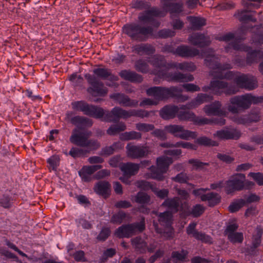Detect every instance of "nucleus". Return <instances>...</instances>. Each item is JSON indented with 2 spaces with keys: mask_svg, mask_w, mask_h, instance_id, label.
<instances>
[{
  "mask_svg": "<svg viewBox=\"0 0 263 263\" xmlns=\"http://www.w3.org/2000/svg\"><path fill=\"white\" fill-rule=\"evenodd\" d=\"M196 223H191L186 228L187 234L191 235L193 237L203 242L212 243L211 237L205 233L198 232L196 230Z\"/></svg>",
  "mask_w": 263,
  "mask_h": 263,
  "instance_id": "20",
  "label": "nucleus"
},
{
  "mask_svg": "<svg viewBox=\"0 0 263 263\" xmlns=\"http://www.w3.org/2000/svg\"><path fill=\"white\" fill-rule=\"evenodd\" d=\"M75 129L70 138V141L78 146L72 147L69 154L73 158L84 157L91 151L96 150L100 147V144L96 140L89 139L91 136L90 132L76 133Z\"/></svg>",
  "mask_w": 263,
  "mask_h": 263,
  "instance_id": "1",
  "label": "nucleus"
},
{
  "mask_svg": "<svg viewBox=\"0 0 263 263\" xmlns=\"http://www.w3.org/2000/svg\"><path fill=\"white\" fill-rule=\"evenodd\" d=\"M179 108L175 105H166L160 111V116L165 120L173 119L178 112Z\"/></svg>",
  "mask_w": 263,
  "mask_h": 263,
  "instance_id": "31",
  "label": "nucleus"
},
{
  "mask_svg": "<svg viewBox=\"0 0 263 263\" xmlns=\"http://www.w3.org/2000/svg\"><path fill=\"white\" fill-rule=\"evenodd\" d=\"M136 128L139 131L146 133L154 130L155 126L154 125L151 124L138 123L136 124Z\"/></svg>",
  "mask_w": 263,
  "mask_h": 263,
  "instance_id": "60",
  "label": "nucleus"
},
{
  "mask_svg": "<svg viewBox=\"0 0 263 263\" xmlns=\"http://www.w3.org/2000/svg\"><path fill=\"white\" fill-rule=\"evenodd\" d=\"M176 67L181 70H185L190 71H193L196 69V66L192 63L183 62L179 63Z\"/></svg>",
  "mask_w": 263,
  "mask_h": 263,
  "instance_id": "61",
  "label": "nucleus"
},
{
  "mask_svg": "<svg viewBox=\"0 0 263 263\" xmlns=\"http://www.w3.org/2000/svg\"><path fill=\"white\" fill-rule=\"evenodd\" d=\"M131 243L136 252L140 253L145 252L147 243L141 237L138 236L132 239Z\"/></svg>",
  "mask_w": 263,
  "mask_h": 263,
  "instance_id": "38",
  "label": "nucleus"
},
{
  "mask_svg": "<svg viewBox=\"0 0 263 263\" xmlns=\"http://www.w3.org/2000/svg\"><path fill=\"white\" fill-rule=\"evenodd\" d=\"M172 158L168 157H160L157 159V167L162 170V172H166L170 164L173 163Z\"/></svg>",
  "mask_w": 263,
  "mask_h": 263,
  "instance_id": "42",
  "label": "nucleus"
},
{
  "mask_svg": "<svg viewBox=\"0 0 263 263\" xmlns=\"http://www.w3.org/2000/svg\"><path fill=\"white\" fill-rule=\"evenodd\" d=\"M170 88L154 86L146 89V92L148 96L154 97L159 100H163L169 98Z\"/></svg>",
  "mask_w": 263,
  "mask_h": 263,
  "instance_id": "19",
  "label": "nucleus"
},
{
  "mask_svg": "<svg viewBox=\"0 0 263 263\" xmlns=\"http://www.w3.org/2000/svg\"><path fill=\"white\" fill-rule=\"evenodd\" d=\"M111 112L112 110L110 111L104 110L102 108L89 105L87 103L84 111V114L87 116L101 119L102 121L105 122L114 123V121H111L112 118H114Z\"/></svg>",
  "mask_w": 263,
  "mask_h": 263,
  "instance_id": "10",
  "label": "nucleus"
},
{
  "mask_svg": "<svg viewBox=\"0 0 263 263\" xmlns=\"http://www.w3.org/2000/svg\"><path fill=\"white\" fill-rule=\"evenodd\" d=\"M222 104L219 101H215L213 103L204 106L203 110L209 116H223L226 114L222 108Z\"/></svg>",
  "mask_w": 263,
  "mask_h": 263,
  "instance_id": "23",
  "label": "nucleus"
},
{
  "mask_svg": "<svg viewBox=\"0 0 263 263\" xmlns=\"http://www.w3.org/2000/svg\"><path fill=\"white\" fill-rule=\"evenodd\" d=\"M142 138V134L136 131L125 132L120 136V139L122 141H129L133 140H140Z\"/></svg>",
  "mask_w": 263,
  "mask_h": 263,
  "instance_id": "45",
  "label": "nucleus"
},
{
  "mask_svg": "<svg viewBox=\"0 0 263 263\" xmlns=\"http://www.w3.org/2000/svg\"><path fill=\"white\" fill-rule=\"evenodd\" d=\"M135 68L136 70L142 73H146L148 71V65L143 60H139L136 61Z\"/></svg>",
  "mask_w": 263,
  "mask_h": 263,
  "instance_id": "52",
  "label": "nucleus"
},
{
  "mask_svg": "<svg viewBox=\"0 0 263 263\" xmlns=\"http://www.w3.org/2000/svg\"><path fill=\"white\" fill-rule=\"evenodd\" d=\"M149 170L151 173L147 174L148 178H153L158 181H162L164 179V177L163 174L165 172H162V170H160L159 168L154 166H151Z\"/></svg>",
  "mask_w": 263,
  "mask_h": 263,
  "instance_id": "47",
  "label": "nucleus"
},
{
  "mask_svg": "<svg viewBox=\"0 0 263 263\" xmlns=\"http://www.w3.org/2000/svg\"><path fill=\"white\" fill-rule=\"evenodd\" d=\"M164 129L174 137L183 140H189V138L195 139L197 137L196 132L185 129L183 126L180 125H169L165 126Z\"/></svg>",
  "mask_w": 263,
  "mask_h": 263,
  "instance_id": "12",
  "label": "nucleus"
},
{
  "mask_svg": "<svg viewBox=\"0 0 263 263\" xmlns=\"http://www.w3.org/2000/svg\"><path fill=\"white\" fill-rule=\"evenodd\" d=\"M245 204L246 201L245 199H240L237 202H234L230 204L229 206V210L231 213L236 212Z\"/></svg>",
  "mask_w": 263,
  "mask_h": 263,
  "instance_id": "57",
  "label": "nucleus"
},
{
  "mask_svg": "<svg viewBox=\"0 0 263 263\" xmlns=\"http://www.w3.org/2000/svg\"><path fill=\"white\" fill-rule=\"evenodd\" d=\"M231 48H233L235 50L246 51H248L250 49V47L246 46L243 44H239L236 42H232L231 44L225 47V50L227 52H228L230 51Z\"/></svg>",
  "mask_w": 263,
  "mask_h": 263,
  "instance_id": "54",
  "label": "nucleus"
},
{
  "mask_svg": "<svg viewBox=\"0 0 263 263\" xmlns=\"http://www.w3.org/2000/svg\"><path fill=\"white\" fill-rule=\"evenodd\" d=\"M60 161V157L58 155H54L49 158L47 162L49 164L52 170L56 171L57 166L59 165Z\"/></svg>",
  "mask_w": 263,
  "mask_h": 263,
  "instance_id": "64",
  "label": "nucleus"
},
{
  "mask_svg": "<svg viewBox=\"0 0 263 263\" xmlns=\"http://www.w3.org/2000/svg\"><path fill=\"white\" fill-rule=\"evenodd\" d=\"M126 148L127 156L131 159L145 158L152 153L150 147L146 144L136 145L129 143Z\"/></svg>",
  "mask_w": 263,
  "mask_h": 263,
  "instance_id": "11",
  "label": "nucleus"
},
{
  "mask_svg": "<svg viewBox=\"0 0 263 263\" xmlns=\"http://www.w3.org/2000/svg\"><path fill=\"white\" fill-rule=\"evenodd\" d=\"M109 97L110 99L123 106L136 107L138 105V101L137 100L131 99L124 93H115L110 95Z\"/></svg>",
  "mask_w": 263,
  "mask_h": 263,
  "instance_id": "17",
  "label": "nucleus"
},
{
  "mask_svg": "<svg viewBox=\"0 0 263 263\" xmlns=\"http://www.w3.org/2000/svg\"><path fill=\"white\" fill-rule=\"evenodd\" d=\"M73 115L72 112L68 113L67 117L70 122L77 125L78 127L81 126H91L92 124L91 120L87 118L77 116L72 118H70Z\"/></svg>",
  "mask_w": 263,
  "mask_h": 263,
  "instance_id": "26",
  "label": "nucleus"
},
{
  "mask_svg": "<svg viewBox=\"0 0 263 263\" xmlns=\"http://www.w3.org/2000/svg\"><path fill=\"white\" fill-rule=\"evenodd\" d=\"M204 210V206L200 204H196L193 206L189 213L194 217H198L203 213Z\"/></svg>",
  "mask_w": 263,
  "mask_h": 263,
  "instance_id": "58",
  "label": "nucleus"
},
{
  "mask_svg": "<svg viewBox=\"0 0 263 263\" xmlns=\"http://www.w3.org/2000/svg\"><path fill=\"white\" fill-rule=\"evenodd\" d=\"M93 73L102 79L117 80V77L112 75L110 71L107 69L97 68L93 70Z\"/></svg>",
  "mask_w": 263,
  "mask_h": 263,
  "instance_id": "43",
  "label": "nucleus"
},
{
  "mask_svg": "<svg viewBox=\"0 0 263 263\" xmlns=\"http://www.w3.org/2000/svg\"><path fill=\"white\" fill-rule=\"evenodd\" d=\"M151 201V197L147 194L139 192L135 196V201L138 203H148Z\"/></svg>",
  "mask_w": 263,
  "mask_h": 263,
  "instance_id": "53",
  "label": "nucleus"
},
{
  "mask_svg": "<svg viewBox=\"0 0 263 263\" xmlns=\"http://www.w3.org/2000/svg\"><path fill=\"white\" fill-rule=\"evenodd\" d=\"M154 226L155 230L157 233L160 235L161 238H163L165 239H171L174 237V232L173 228L171 226L165 227V228L163 230L159 228L157 223H154Z\"/></svg>",
  "mask_w": 263,
  "mask_h": 263,
  "instance_id": "35",
  "label": "nucleus"
},
{
  "mask_svg": "<svg viewBox=\"0 0 263 263\" xmlns=\"http://www.w3.org/2000/svg\"><path fill=\"white\" fill-rule=\"evenodd\" d=\"M149 62L156 68H164L166 66V62L162 55H154L150 59Z\"/></svg>",
  "mask_w": 263,
  "mask_h": 263,
  "instance_id": "44",
  "label": "nucleus"
},
{
  "mask_svg": "<svg viewBox=\"0 0 263 263\" xmlns=\"http://www.w3.org/2000/svg\"><path fill=\"white\" fill-rule=\"evenodd\" d=\"M209 63L211 66H206L212 70L210 72V74L213 76L214 78L220 79H229L230 72H224V70L230 68L229 64H226L221 65L218 62V58L217 57L214 58H209Z\"/></svg>",
  "mask_w": 263,
  "mask_h": 263,
  "instance_id": "8",
  "label": "nucleus"
},
{
  "mask_svg": "<svg viewBox=\"0 0 263 263\" xmlns=\"http://www.w3.org/2000/svg\"><path fill=\"white\" fill-rule=\"evenodd\" d=\"M235 37V35L232 32H228L218 36L215 37L216 40L229 42L233 40Z\"/></svg>",
  "mask_w": 263,
  "mask_h": 263,
  "instance_id": "62",
  "label": "nucleus"
},
{
  "mask_svg": "<svg viewBox=\"0 0 263 263\" xmlns=\"http://www.w3.org/2000/svg\"><path fill=\"white\" fill-rule=\"evenodd\" d=\"M260 51L259 50H253L247 54L246 62H245L243 60L236 59L235 60L236 63L238 66H251L252 64L257 62V60L260 55Z\"/></svg>",
  "mask_w": 263,
  "mask_h": 263,
  "instance_id": "25",
  "label": "nucleus"
},
{
  "mask_svg": "<svg viewBox=\"0 0 263 263\" xmlns=\"http://www.w3.org/2000/svg\"><path fill=\"white\" fill-rule=\"evenodd\" d=\"M213 99V96L211 95L204 93H199L195 99L193 101V102L194 103V104L196 107L197 106L201 104L212 100Z\"/></svg>",
  "mask_w": 263,
  "mask_h": 263,
  "instance_id": "51",
  "label": "nucleus"
},
{
  "mask_svg": "<svg viewBox=\"0 0 263 263\" xmlns=\"http://www.w3.org/2000/svg\"><path fill=\"white\" fill-rule=\"evenodd\" d=\"M133 51L140 55H149L155 52V48L148 44H140L133 47Z\"/></svg>",
  "mask_w": 263,
  "mask_h": 263,
  "instance_id": "34",
  "label": "nucleus"
},
{
  "mask_svg": "<svg viewBox=\"0 0 263 263\" xmlns=\"http://www.w3.org/2000/svg\"><path fill=\"white\" fill-rule=\"evenodd\" d=\"M118 144L114 143L112 145L109 146H106L102 148L101 152V155L102 156H109L114 154L115 150L117 148Z\"/></svg>",
  "mask_w": 263,
  "mask_h": 263,
  "instance_id": "63",
  "label": "nucleus"
},
{
  "mask_svg": "<svg viewBox=\"0 0 263 263\" xmlns=\"http://www.w3.org/2000/svg\"><path fill=\"white\" fill-rule=\"evenodd\" d=\"M164 12L161 13L159 9L152 8L140 14L139 20L145 23H151L153 26L158 27L160 23L155 20L154 17H164Z\"/></svg>",
  "mask_w": 263,
  "mask_h": 263,
  "instance_id": "16",
  "label": "nucleus"
},
{
  "mask_svg": "<svg viewBox=\"0 0 263 263\" xmlns=\"http://www.w3.org/2000/svg\"><path fill=\"white\" fill-rule=\"evenodd\" d=\"M95 191L105 198L108 197L111 191V185L108 181H100L94 186Z\"/></svg>",
  "mask_w": 263,
  "mask_h": 263,
  "instance_id": "27",
  "label": "nucleus"
},
{
  "mask_svg": "<svg viewBox=\"0 0 263 263\" xmlns=\"http://www.w3.org/2000/svg\"><path fill=\"white\" fill-rule=\"evenodd\" d=\"M241 136L240 132L236 129L232 130H220L217 131L214 137H217L221 140L235 139L237 140Z\"/></svg>",
  "mask_w": 263,
  "mask_h": 263,
  "instance_id": "22",
  "label": "nucleus"
},
{
  "mask_svg": "<svg viewBox=\"0 0 263 263\" xmlns=\"http://www.w3.org/2000/svg\"><path fill=\"white\" fill-rule=\"evenodd\" d=\"M85 78L87 79L88 83L91 87L87 89V91L92 95L95 92L100 95L105 96L107 93V89L104 87L103 83L99 80L95 76H91L89 74L85 75Z\"/></svg>",
  "mask_w": 263,
  "mask_h": 263,
  "instance_id": "14",
  "label": "nucleus"
},
{
  "mask_svg": "<svg viewBox=\"0 0 263 263\" xmlns=\"http://www.w3.org/2000/svg\"><path fill=\"white\" fill-rule=\"evenodd\" d=\"M162 205L168 208L172 213H177L180 207V198L178 197L173 198H167L162 204Z\"/></svg>",
  "mask_w": 263,
  "mask_h": 263,
  "instance_id": "37",
  "label": "nucleus"
},
{
  "mask_svg": "<svg viewBox=\"0 0 263 263\" xmlns=\"http://www.w3.org/2000/svg\"><path fill=\"white\" fill-rule=\"evenodd\" d=\"M153 213L158 217V220L161 225L163 226H171L173 221V213L170 211L163 213L154 211Z\"/></svg>",
  "mask_w": 263,
  "mask_h": 263,
  "instance_id": "32",
  "label": "nucleus"
},
{
  "mask_svg": "<svg viewBox=\"0 0 263 263\" xmlns=\"http://www.w3.org/2000/svg\"><path fill=\"white\" fill-rule=\"evenodd\" d=\"M187 254L188 252L184 250L180 252L174 251L172 253L173 261L175 263H180L181 261H183L186 258Z\"/></svg>",
  "mask_w": 263,
  "mask_h": 263,
  "instance_id": "50",
  "label": "nucleus"
},
{
  "mask_svg": "<svg viewBox=\"0 0 263 263\" xmlns=\"http://www.w3.org/2000/svg\"><path fill=\"white\" fill-rule=\"evenodd\" d=\"M202 201H208L210 206H214L220 201V196L216 193L211 192L201 196Z\"/></svg>",
  "mask_w": 263,
  "mask_h": 263,
  "instance_id": "39",
  "label": "nucleus"
},
{
  "mask_svg": "<svg viewBox=\"0 0 263 263\" xmlns=\"http://www.w3.org/2000/svg\"><path fill=\"white\" fill-rule=\"evenodd\" d=\"M245 175L243 174H236L226 182V191L227 194L244 189Z\"/></svg>",
  "mask_w": 263,
  "mask_h": 263,
  "instance_id": "13",
  "label": "nucleus"
},
{
  "mask_svg": "<svg viewBox=\"0 0 263 263\" xmlns=\"http://www.w3.org/2000/svg\"><path fill=\"white\" fill-rule=\"evenodd\" d=\"M171 90L169 92V98H175L178 102H184L189 99V97L181 94L182 89L176 86H172L170 87Z\"/></svg>",
  "mask_w": 263,
  "mask_h": 263,
  "instance_id": "41",
  "label": "nucleus"
},
{
  "mask_svg": "<svg viewBox=\"0 0 263 263\" xmlns=\"http://www.w3.org/2000/svg\"><path fill=\"white\" fill-rule=\"evenodd\" d=\"M161 13L164 12V16L167 12H170L171 17H173L174 14L179 13L182 11V5L180 3H173L163 4L162 10H160Z\"/></svg>",
  "mask_w": 263,
  "mask_h": 263,
  "instance_id": "29",
  "label": "nucleus"
},
{
  "mask_svg": "<svg viewBox=\"0 0 263 263\" xmlns=\"http://www.w3.org/2000/svg\"><path fill=\"white\" fill-rule=\"evenodd\" d=\"M145 229V218L142 217L139 222L124 224L117 229L115 234L119 238H128L142 233Z\"/></svg>",
  "mask_w": 263,
  "mask_h": 263,
  "instance_id": "7",
  "label": "nucleus"
},
{
  "mask_svg": "<svg viewBox=\"0 0 263 263\" xmlns=\"http://www.w3.org/2000/svg\"><path fill=\"white\" fill-rule=\"evenodd\" d=\"M123 33L128 35L132 39L138 41H144L149 35L153 34L152 27H143L136 23L126 24L123 27Z\"/></svg>",
  "mask_w": 263,
  "mask_h": 263,
  "instance_id": "5",
  "label": "nucleus"
},
{
  "mask_svg": "<svg viewBox=\"0 0 263 263\" xmlns=\"http://www.w3.org/2000/svg\"><path fill=\"white\" fill-rule=\"evenodd\" d=\"M126 126L124 123L120 122L116 125H112L107 130V133L109 135H115L120 132L124 131Z\"/></svg>",
  "mask_w": 263,
  "mask_h": 263,
  "instance_id": "48",
  "label": "nucleus"
},
{
  "mask_svg": "<svg viewBox=\"0 0 263 263\" xmlns=\"http://www.w3.org/2000/svg\"><path fill=\"white\" fill-rule=\"evenodd\" d=\"M234 81L236 85L228 86L223 91L226 95L236 94L239 91V88L253 90L258 86L256 79L251 75L241 74L236 77Z\"/></svg>",
  "mask_w": 263,
  "mask_h": 263,
  "instance_id": "2",
  "label": "nucleus"
},
{
  "mask_svg": "<svg viewBox=\"0 0 263 263\" xmlns=\"http://www.w3.org/2000/svg\"><path fill=\"white\" fill-rule=\"evenodd\" d=\"M123 33L128 35L132 39L138 41H144L149 35L153 34L152 27H143L136 23L126 24L123 27Z\"/></svg>",
  "mask_w": 263,
  "mask_h": 263,
  "instance_id": "4",
  "label": "nucleus"
},
{
  "mask_svg": "<svg viewBox=\"0 0 263 263\" xmlns=\"http://www.w3.org/2000/svg\"><path fill=\"white\" fill-rule=\"evenodd\" d=\"M235 16L239 20L240 22L243 23H247L249 21L252 22H256L257 20L254 18L252 15L247 14H243L242 13H237Z\"/></svg>",
  "mask_w": 263,
  "mask_h": 263,
  "instance_id": "55",
  "label": "nucleus"
},
{
  "mask_svg": "<svg viewBox=\"0 0 263 263\" xmlns=\"http://www.w3.org/2000/svg\"><path fill=\"white\" fill-rule=\"evenodd\" d=\"M119 74L124 80H128L131 82L141 83L143 81L142 76L134 71L126 70H122Z\"/></svg>",
  "mask_w": 263,
  "mask_h": 263,
  "instance_id": "33",
  "label": "nucleus"
},
{
  "mask_svg": "<svg viewBox=\"0 0 263 263\" xmlns=\"http://www.w3.org/2000/svg\"><path fill=\"white\" fill-rule=\"evenodd\" d=\"M228 87V83L224 81L219 80H213L210 83L209 86H204L202 88V90L208 91L209 90H212L214 91L216 95H220L223 91H220V89H224Z\"/></svg>",
  "mask_w": 263,
  "mask_h": 263,
  "instance_id": "28",
  "label": "nucleus"
},
{
  "mask_svg": "<svg viewBox=\"0 0 263 263\" xmlns=\"http://www.w3.org/2000/svg\"><path fill=\"white\" fill-rule=\"evenodd\" d=\"M201 58H204V64L205 66H211L209 63V58H214L216 57L215 54V50L212 48H206L202 49L200 51V54Z\"/></svg>",
  "mask_w": 263,
  "mask_h": 263,
  "instance_id": "46",
  "label": "nucleus"
},
{
  "mask_svg": "<svg viewBox=\"0 0 263 263\" xmlns=\"http://www.w3.org/2000/svg\"><path fill=\"white\" fill-rule=\"evenodd\" d=\"M187 18L192 25L191 29L193 30H200L206 25V20L204 18L189 16Z\"/></svg>",
  "mask_w": 263,
  "mask_h": 263,
  "instance_id": "40",
  "label": "nucleus"
},
{
  "mask_svg": "<svg viewBox=\"0 0 263 263\" xmlns=\"http://www.w3.org/2000/svg\"><path fill=\"white\" fill-rule=\"evenodd\" d=\"M140 169V164L133 162L123 163L120 166V170L124 175L130 177L136 175Z\"/></svg>",
  "mask_w": 263,
  "mask_h": 263,
  "instance_id": "30",
  "label": "nucleus"
},
{
  "mask_svg": "<svg viewBox=\"0 0 263 263\" xmlns=\"http://www.w3.org/2000/svg\"><path fill=\"white\" fill-rule=\"evenodd\" d=\"M112 115L114 118L111 117V121H114V123H117L120 119H126L131 117H138L143 118L148 117L151 114L155 115V111L139 109H131L126 110L120 107H115L112 109Z\"/></svg>",
  "mask_w": 263,
  "mask_h": 263,
  "instance_id": "6",
  "label": "nucleus"
},
{
  "mask_svg": "<svg viewBox=\"0 0 263 263\" xmlns=\"http://www.w3.org/2000/svg\"><path fill=\"white\" fill-rule=\"evenodd\" d=\"M178 118L180 120L194 121L199 125L209 124L210 121L205 118L196 117L195 114L190 111H178Z\"/></svg>",
  "mask_w": 263,
  "mask_h": 263,
  "instance_id": "18",
  "label": "nucleus"
},
{
  "mask_svg": "<svg viewBox=\"0 0 263 263\" xmlns=\"http://www.w3.org/2000/svg\"><path fill=\"white\" fill-rule=\"evenodd\" d=\"M228 105V110L234 114L248 109L250 107L252 103H257L256 97L251 93L234 96L230 99Z\"/></svg>",
  "mask_w": 263,
  "mask_h": 263,
  "instance_id": "3",
  "label": "nucleus"
},
{
  "mask_svg": "<svg viewBox=\"0 0 263 263\" xmlns=\"http://www.w3.org/2000/svg\"><path fill=\"white\" fill-rule=\"evenodd\" d=\"M176 54L183 58L194 57L200 54L199 49L187 45H180L175 49Z\"/></svg>",
  "mask_w": 263,
  "mask_h": 263,
  "instance_id": "21",
  "label": "nucleus"
},
{
  "mask_svg": "<svg viewBox=\"0 0 263 263\" xmlns=\"http://www.w3.org/2000/svg\"><path fill=\"white\" fill-rule=\"evenodd\" d=\"M111 112L112 110L110 111L104 110L102 108L89 105L87 103L84 111V114L87 116L101 119L102 121L105 122L114 123V121H111L112 118H114Z\"/></svg>",
  "mask_w": 263,
  "mask_h": 263,
  "instance_id": "9",
  "label": "nucleus"
},
{
  "mask_svg": "<svg viewBox=\"0 0 263 263\" xmlns=\"http://www.w3.org/2000/svg\"><path fill=\"white\" fill-rule=\"evenodd\" d=\"M195 142L200 145L204 146H218L217 142L212 140L205 136L200 137L195 141Z\"/></svg>",
  "mask_w": 263,
  "mask_h": 263,
  "instance_id": "49",
  "label": "nucleus"
},
{
  "mask_svg": "<svg viewBox=\"0 0 263 263\" xmlns=\"http://www.w3.org/2000/svg\"><path fill=\"white\" fill-rule=\"evenodd\" d=\"M262 230L260 227L256 228V234L253 236L252 245L250 248H247V252L251 255H255L256 254V249L259 246L261 242V237Z\"/></svg>",
  "mask_w": 263,
  "mask_h": 263,
  "instance_id": "24",
  "label": "nucleus"
},
{
  "mask_svg": "<svg viewBox=\"0 0 263 263\" xmlns=\"http://www.w3.org/2000/svg\"><path fill=\"white\" fill-rule=\"evenodd\" d=\"M172 180L180 183H187L190 178L186 173L182 172L177 175L175 177H173Z\"/></svg>",
  "mask_w": 263,
  "mask_h": 263,
  "instance_id": "56",
  "label": "nucleus"
},
{
  "mask_svg": "<svg viewBox=\"0 0 263 263\" xmlns=\"http://www.w3.org/2000/svg\"><path fill=\"white\" fill-rule=\"evenodd\" d=\"M170 78L172 81L178 82L192 81L194 80V77L190 74H183L180 72L168 73L165 74Z\"/></svg>",
  "mask_w": 263,
  "mask_h": 263,
  "instance_id": "36",
  "label": "nucleus"
},
{
  "mask_svg": "<svg viewBox=\"0 0 263 263\" xmlns=\"http://www.w3.org/2000/svg\"><path fill=\"white\" fill-rule=\"evenodd\" d=\"M188 41L192 45L199 48L208 47L212 43L209 35H205L204 33L201 32L193 33L190 35Z\"/></svg>",
  "mask_w": 263,
  "mask_h": 263,
  "instance_id": "15",
  "label": "nucleus"
},
{
  "mask_svg": "<svg viewBox=\"0 0 263 263\" xmlns=\"http://www.w3.org/2000/svg\"><path fill=\"white\" fill-rule=\"evenodd\" d=\"M228 238L233 243H241L243 239V234L240 232L229 234Z\"/></svg>",
  "mask_w": 263,
  "mask_h": 263,
  "instance_id": "59",
  "label": "nucleus"
}]
</instances>
